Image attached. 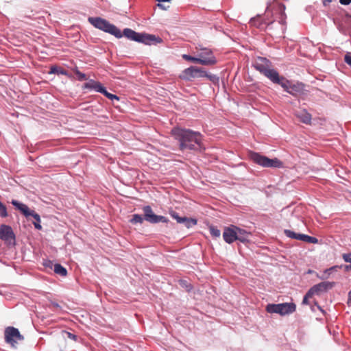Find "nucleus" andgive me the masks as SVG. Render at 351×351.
Instances as JSON below:
<instances>
[{
  "mask_svg": "<svg viewBox=\"0 0 351 351\" xmlns=\"http://www.w3.org/2000/svg\"><path fill=\"white\" fill-rule=\"evenodd\" d=\"M178 143L179 150L197 151L201 147L203 136L197 131L180 126L173 127L170 132Z\"/></svg>",
  "mask_w": 351,
  "mask_h": 351,
  "instance_id": "f257e3e1",
  "label": "nucleus"
},
{
  "mask_svg": "<svg viewBox=\"0 0 351 351\" xmlns=\"http://www.w3.org/2000/svg\"><path fill=\"white\" fill-rule=\"evenodd\" d=\"M254 67L274 84L279 82V73L272 68L271 62L266 58L258 57L254 63Z\"/></svg>",
  "mask_w": 351,
  "mask_h": 351,
  "instance_id": "f03ea898",
  "label": "nucleus"
},
{
  "mask_svg": "<svg viewBox=\"0 0 351 351\" xmlns=\"http://www.w3.org/2000/svg\"><path fill=\"white\" fill-rule=\"evenodd\" d=\"M123 34L125 38L131 40L143 43L146 45H151L154 43H160L162 41L161 38L159 37L147 34L137 33L130 28L124 29Z\"/></svg>",
  "mask_w": 351,
  "mask_h": 351,
  "instance_id": "7ed1b4c3",
  "label": "nucleus"
},
{
  "mask_svg": "<svg viewBox=\"0 0 351 351\" xmlns=\"http://www.w3.org/2000/svg\"><path fill=\"white\" fill-rule=\"evenodd\" d=\"M207 77L210 81H214L216 78L215 75H209L203 68L191 66L184 69L181 75L180 78L185 80H191L194 78Z\"/></svg>",
  "mask_w": 351,
  "mask_h": 351,
  "instance_id": "20e7f679",
  "label": "nucleus"
},
{
  "mask_svg": "<svg viewBox=\"0 0 351 351\" xmlns=\"http://www.w3.org/2000/svg\"><path fill=\"white\" fill-rule=\"evenodd\" d=\"M296 305L293 302H284L279 304H268L266 311L269 313H277L281 316L289 315L295 312Z\"/></svg>",
  "mask_w": 351,
  "mask_h": 351,
  "instance_id": "39448f33",
  "label": "nucleus"
},
{
  "mask_svg": "<svg viewBox=\"0 0 351 351\" xmlns=\"http://www.w3.org/2000/svg\"><path fill=\"white\" fill-rule=\"evenodd\" d=\"M11 203L26 217H32L35 219V221L33 222L35 228L37 230H41L42 226L40 225V217L38 213H35V211L33 210H30L27 205L19 202L17 200L12 199Z\"/></svg>",
  "mask_w": 351,
  "mask_h": 351,
  "instance_id": "423d86ee",
  "label": "nucleus"
},
{
  "mask_svg": "<svg viewBox=\"0 0 351 351\" xmlns=\"http://www.w3.org/2000/svg\"><path fill=\"white\" fill-rule=\"evenodd\" d=\"M0 239L4 241L8 247H14L16 245V236L12 228L5 224L0 226Z\"/></svg>",
  "mask_w": 351,
  "mask_h": 351,
  "instance_id": "0eeeda50",
  "label": "nucleus"
},
{
  "mask_svg": "<svg viewBox=\"0 0 351 351\" xmlns=\"http://www.w3.org/2000/svg\"><path fill=\"white\" fill-rule=\"evenodd\" d=\"M143 211L144 213L145 221L150 223L156 224L160 222L167 223L169 222L167 217L155 214L149 205L143 206Z\"/></svg>",
  "mask_w": 351,
  "mask_h": 351,
  "instance_id": "6e6552de",
  "label": "nucleus"
},
{
  "mask_svg": "<svg viewBox=\"0 0 351 351\" xmlns=\"http://www.w3.org/2000/svg\"><path fill=\"white\" fill-rule=\"evenodd\" d=\"M275 84L280 85L283 89L292 95L300 93L304 90V84L301 83L292 84L283 76L279 77V82Z\"/></svg>",
  "mask_w": 351,
  "mask_h": 351,
  "instance_id": "1a4fd4ad",
  "label": "nucleus"
},
{
  "mask_svg": "<svg viewBox=\"0 0 351 351\" xmlns=\"http://www.w3.org/2000/svg\"><path fill=\"white\" fill-rule=\"evenodd\" d=\"M4 335L5 342L11 344L12 346H14V344L17 343L16 340L22 341L24 339L19 329L13 326L7 327L5 330Z\"/></svg>",
  "mask_w": 351,
  "mask_h": 351,
  "instance_id": "9d476101",
  "label": "nucleus"
},
{
  "mask_svg": "<svg viewBox=\"0 0 351 351\" xmlns=\"http://www.w3.org/2000/svg\"><path fill=\"white\" fill-rule=\"evenodd\" d=\"M336 285L335 282L323 281L311 287L309 290L312 294L321 295L323 293H326L332 289Z\"/></svg>",
  "mask_w": 351,
  "mask_h": 351,
  "instance_id": "9b49d317",
  "label": "nucleus"
},
{
  "mask_svg": "<svg viewBox=\"0 0 351 351\" xmlns=\"http://www.w3.org/2000/svg\"><path fill=\"white\" fill-rule=\"evenodd\" d=\"M237 226L235 225H230L229 226L224 227L223 239L226 243L232 244L234 241H237Z\"/></svg>",
  "mask_w": 351,
  "mask_h": 351,
  "instance_id": "f8f14e48",
  "label": "nucleus"
},
{
  "mask_svg": "<svg viewBox=\"0 0 351 351\" xmlns=\"http://www.w3.org/2000/svg\"><path fill=\"white\" fill-rule=\"evenodd\" d=\"M83 88L93 90L96 92L104 94L107 98L110 99V93H108L99 82L90 80L83 85Z\"/></svg>",
  "mask_w": 351,
  "mask_h": 351,
  "instance_id": "ddd939ff",
  "label": "nucleus"
},
{
  "mask_svg": "<svg viewBox=\"0 0 351 351\" xmlns=\"http://www.w3.org/2000/svg\"><path fill=\"white\" fill-rule=\"evenodd\" d=\"M249 158L254 163L265 168L269 157L262 154L261 153L250 151L248 154Z\"/></svg>",
  "mask_w": 351,
  "mask_h": 351,
  "instance_id": "4468645a",
  "label": "nucleus"
},
{
  "mask_svg": "<svg viewBox=\"0 0 351 351\" xmlns=\"http://www.w3.org/2000/svg\"><path fill=\"white\" fill-rule=\"evenodd\" d=\"M88 21L95 27L104 30L106 32H110V23L99 17H89Z\"/></svg>",
  "mask_w": 351,
  "mask_h": 351,
  "instance_id": "2eb2a0df",
  "label": "nucleus"
},
{
  "mask_svg": "<svg viewBox=\"0 0 351 351\" xmlns=\"http://www.w3.org/2000/svg\"><path fill=\"white\" fill-rule=\"evenodd\" d=\"M237 241L246 245L250 242L252 233L237 226Z\"/></svg>",
  "mask_w": 351,
  "mask_h": 351,
  "instance_id": "dca6fc26",
  "label": "nucleus"
},
{
  "mask_svg": "<svg viewBox=\"0 0 351 351\" xmlns=\"http://www.w3.org/2000/svg\"><path fill=\"white\" fill-rule=\"evenodd\" d=\"M198 59H204L206 60H210L212 62L207 64H202L203 65H213L217 62L215 57L213 56V52L209 49H204L199 53Z\"/></svg>",
  "mask_w": 351,
  "mask_h": 351,
  "instance_id": "f3484780",
  "label": "nucleus"
},
{
  "mask_svg": "<svg viewBox=\"0 0 351 351\" xmlns=\"http://www.w3.org/2000/svg\"><path fill=\"white\" fill-rule=\"evenodd\" d=\"M295 115L302 123L311 125L312 115L308 111H295Z\"/></svg>",
  "mask_w": 351,
  "mask_h": 351,
  "instance_id": "a211bd4d",
  "label": "nucleus"
},
{
  "mask_svg": "<svg viewBox=\"0 0 351 351\" xmlns=\"http://www.w3.org/2000/svg\"><path fill=\"white\" fill-rule=\"evenodd\" d=\"M285 167L284 162L278 158H269L265 168L282 169Z\"/></svg>",
  "mask_w": 351,
  "mask_h": 351,
  "instance_id": "6ab92c4d",
  "label": "nucleus"
},
{
  "mask_svg": "<svg viewBox=\"0 0 351 351\" xmlns=\"http://www.w3.org/2000/svg\"><path fill=\"white\" fill-rule=\"evenodd\" d=\"M178 223L183 224L187 228H191L197 223V220L195 218L184 216L182 217L181 221Z\"/></svg>",
  "mask_w": 351,
  "mask_h": 351,
  "instance_id": "aec40b11",
  "label": "nucleus"
},
{
  "mask_svg": "<svg viewBox=\"0 0 351 351\" xmlns=\"http://www.w3.org/2000/svg\"><path fill=\"white\" fill-rule=\"evenodd\" d=\"M343 265H334L324 271V274L319 277L320 279L324 280L328 278V276L333 271H337L338 269L342 268Z\"/></svg>",
  "mask_w": 351,
  "mask_h": 351,
  "instance_id": "412c9836",
  "label": "nucleus"
},
{
  "mask_svg": "<svg viewBox=\"0 0 351 351\" xmlns=\"http://www.w3.org/2000/svg\"><path fill=\"white\" fill-rule=\"evenodd\" d=\"M284 234H285L286 237H287L290 239H295V240H298V241H301V237L302 236V233L295 232L291 230H288V229H285L284 230Z\"/></svg>",
  "mask_w": 351,
  "mask_h": 351,
  "instance_id": "4be33fe9",
  "label": "nucleus"
},
{
  "mask_svg": "<svg viewBox=\"0 0 351 351\" xmlns=\"http://www.w3.org/2000/svg\"><path fill=\"white\" fill-rule=\"evenodd\" d=\"M182 58L186 60L191 61V62L199 63V64H207V63L212 62V61H210V60H206L204 59V60L198 59V58L192 57V56H191L189 55H186V54H184L182 56Z\"/></svg>",
  "mask_w": 351,
  "mask_h": 351,
  "instance_id": "5701e85b",
  "label": "nucleus"
},
{
  "mask_svg": "<svg viewBox=\"0 0 351 351\" xmlns=\"http://www.w3.org/2000/svg\"><path fill=\"white\" fill-rule=\"evenodd\" d=\"M53 271L60 276H66L67 274L66 269L59 263H55Z\"/></svg>",
  "mask_w": 351,
  "mask_h": 351,
  "instance_id": "b1692460",
  "label": "nucleus"
},
{
  "mask_svg": "<svg viewBox=\"0 0 351 351\" xmlns=\"http://www.w3.org/2000/svg\"><path fill=\"white\" fill-rule=\"evenodd\" d=\"M301 241L307 243L313 244L318 243L319 242V240L316 237H311L305 234H302V236L301 237Z\"/></svg>",
  "mask_w": 351,
  "mask_h": 351,
  "instance_id": "393cba45",
  "label": "nucleus"
},
{
  "mask_svg": "<svg viewBox=\"0 0 351 351\" xmlns=\"http://www.w3.org/2000/svg\"><path fill=\"white\" fill-rule=\"evenodd\" d=\"M144 220V214L143 215L140 214H134L132 215V218L130 219L129 221L132 224H136L142 223Z\"/></svg>",
  "mask_w": 351,
  "mask_h": 351,
  "instance_id": "a878e982",
  "label": "nucleus"
},
{
  "mask_svg": "<svg viewBox=\"0 0 351 351\" xmlns=\"http://www.w3.org/2000/svg\"><path fill=\"white\" fill-rule=\"evenodd\" d=\"M285 6L283 4H278L276 9V11L279 12L280 15V23L284 24L285 23Z\"/></svg>",
  "mask_w": 351,
  "mask_h": 351,
  "instance_id": "bb28decb",
  "label": "nucleus"
},
{
  "mask_svg": "<svg viewBox=\"0 0 351 351\" xmlns=\"http://www.w3.org/2000/svg\"><path fill=\"white\" fill-rule=\"evenodd\" d=\"M178 283L180 286L185 289L187 292H191L193 288V285L191 283H189L187 280L184 279L179 280Z\"/></svg>",
  "mask_w": 351,
  "mask_h": 351,
  "instance_id": "cd10ccee",
  "label": "nucleus"
},
{
  "mask_svg": "<svg viewBox=\"0 0 351 351\" xmlns=\"http://www.w3.org/2000/svg\"><path fill=\"white\" fill-rule=\"evenodd\" d=\"M49 73H54V74H62V75H67L66 71H65L64 69L53 66L50 69Z\"/></svg>",
  "mask_w": 351,
  "mask_h": 351,
  "instance_id": "c85d7f7f",
  "label": "nucleus"
},
{
  "mask_svg": "<svg viewBox=\"0 0 351 351\" xmlns=\"http://www.w3.org/2000/svg\"><path fill=\"white\" fill-rule=\"evenodd\" d=\"M209 231L213 237L218 238L221 235L220 230L218 229V228L215 226H213V225L210 226Z\"/></svg>",
  "mask_w": 351,
  "mask_h": 351,
  "instance_id": "c756f323",
  "label": "nucleus"
},
{
  "mask_svg": "<svg viewBox=\"0 0 351 351\" xmlns=\"http://www.w3.org/2000/svg\"><path fill=\"white\" fill-rule=\"evenodd\" d=\"M273 15V11L271 10L270 9L267 8L266 12H265V17L263 19L264 20V23L267 25H269V24H271L274 22V19H272V20H269V17L272 16Z\"/></svg>",
  "mask_w": 351,
  "mask_h": 351,
  "instance_id": "7c9ffc66",
  "label": "nucleus"
},
{
  "mask_svg": "<svg viewBox=\"0 0 351 351\" xmlns=\"http://www.w3.org/2000/svg\"><path fill=\"white\" fill-rule=\"evenodd\" d=\"M111 35H114L118 38H121L123 34L121 33V30L118 29L116 26L111 24Z\"/></svg>",
  "mask_w": 351,
  "mask_h": 351,
  "instance_id": "2f4dec72",
  "label": "nucleus"
},
{
  "mask_svg": "<svg viewBox=\"0 0 351 351\" xmlns=\"http://www.w3.org/2000/svg\"><path fill=\"white\" fill-rule=\"evenodd\" d=\"M121 99H125L124 97L120 98V97L116 96L115 95L111 94V103L114 108H121V106L120 105L115 104V101L118 102L120 101Z\"/></svg>",
  "mask_w": 351,
  "mask_h": 351,
  "instance_id": "473e14b6",
  "label": "nucleus"
},
{
  "mask_svg": "<svg viewBox=\"0 0 351 351\" xmlns=\"http://www.w3.org/2000/svg\"><path fill=\"white\" fill-rule=\"evenodd\" d=\"M313 296V295L312 294L311 291L308 289L307 291V292L306 293V294L304 295V296L303 297V300H302V304H304V305L308 304H309L308 299L312 298Z\"/></svg>",
  "mask_w": 351,
  "mask_h": 351,
  "instance_id": "72a5a7b5",
  "label": "nucleus"
},
{
  "mask_svg": "<svg viewBox=\"0 0 351 351\" xmlns=\"http://www.w3.org/2000/svg\"><path fill=\"white\" fill-rule=\"evenodd\" d=\"M0 216L1 217H6L8 212L6 206L0 201Z\"/></svg>",
  "mask_w": 351,
  "mask_h": 351,
  "instance_id": "f704fd0d",
  "label": "nucleus"
},
{
  "mask_svg": "<svg viewBox=\"0 0 351 351\" xmlns=\"http://www.w3.org/2000/svg\"><path fill=\"white\" fill-rule=\"evenodd\" d=\"M169 215L171 217L176 220L177 223H179L181 221L182 217L179 215V214L173 210H169Z\"/></svg>",
  "mask_w": 351,
  "mask_h": 351,
  "instance_id": "c9c22d12",
  "label": "nucleus"
},
{
  "mask_svg": "<svg viewBox=\"0 0 351 351\" xmlns=\"http://www.w3.org/2000/svg\"><path fill=\"white\" fill-rule=\"evenodd\" d=\"M75 73L79 80L83 81V80H87L86 75L84 73H82V72H80L79 70L75 69Z\"/></svg>",
  "mask_w": 351,
  "mask_h": 351,
  "instance_id": "e433bc0d",
  "label": "nucleus"
},
{
  "mask_svg": "<svg viewBox=\"0 0 351 351\" xmlns=\"http://www.w3.org/2000/svg\"><path fill=\"white\" fill-rule=\"evenodd\" d=\"M54 265L55 264L51 261L49 260H46L43 263V265L45 266V267L49 268L51 269L54 268Z\"/></svg>",
  "mask_w": 351,
  "mask_h": 351,
  "instance_id": "4c0bfd02",
  "label": "nucleus"
},
{
  "mask_svg": "<svg viewBox=\"0 0 351 351\" xmlns=\"http://www.w3.org/2000/svg\"><path fill=\"white\" fill-rule=\"evenodd\" d=\"M342 257L345 262L349 263L351 265V254H343Z\"/></svg>",
  "mask_w": 351,
  "mask_h": 351,
  "instance_id": "58836bf2",
  "label": "nucleus"
},
{
  "mask_svg": "<svg viewBox=\"0 0 351 351\" xmlns=\"http://www.w3.org/2000/svg\"><path fill=\"white\" fill-rule=\"evenodd\" d=\"M344 61L351 66V53H347L344 57Z\"/></svg>",
  "mask_w": 351,
  "mask_h": 351,
  "instance_id": "ea45409f",
  "label": "nucleus"
},
{
  "mask_svg": "<svg viewBox=\"0 0 351 351\" xmlns=\"http://www.w3.org/2000/svg\"><path fill=\"white\" fill-rule=\"evenodd\" d=\"M66 334L67 337L69 339H71L74 340V341H76L77 339V336L76 335L73 334V333H71L70 332H66Z\"/></svg>",
  "mask_w": 351,
  "mask_h": 351,
  "instance_id": "a19ab883",
  "label": "nucleus"
},
{
  "mask_svg": "<svg viewBox=\"0 0 351 351\" xmlns=\"http://www.w3.org/2000/svg\"><path fill=\"white\" fill-rule=\"evenodd\" d=\"M339 2L342 4V5H349L350 3H351V0H339Z\"/></svg>",
  "mask_w": 351,
  "mask_h": 351,
  "instance_id": "79ce46f5",
  "label": "nucleus"
},
{
  "mask_svg": "<svg viewBox=\"0 0 351 351\" xmlns=\"http://www.w3.org/2000/svg\"><path fill=\"white\" fill-rule=\"evenodd\" d=\"M342 268L344 269L346 271H351V265H342Z\"/></svg>",
  "mask_w": 351,
  "mask_h": 351,
  "instance_id": "37998d69",
  "label": "nucleus"
},
{
  "mask_svg": "<svg viewBox=\"0 0 351 351\" xmlns=\"http://www.w3.org/2000/svg\"><path fill=\"white\" fill-rule=\"evenodd\" d=\"M348 304L351 306V290L348 292Z\"/></svg>",
  "mask_w": 351,
  "mask_h": 351,
  "instance_id": "c03bdc74",
  "label": "nucleus"
},
{
  "mask_svg": "<svg viewBox=\"0 0 351 351\" xmlns=\"http://www.w3.org/2000/svg\"><path fill=\"white\" fill-rule=\"evenodd\" d=\"M317 308L324 315L326 314V311L319 306L317 305Z\"/></svg>",
  "mask_w": 351,
  "mask_h": 351,
  "instance_id": "a18cd8bd",
  "label": "nucleus"
},
{
  "mask_svg": "<svg viewBox=\"0 0 351 351\" xmlns=\"http://www.w3.org/2000/svg\"><path fill=\"white\" fill-rule=\"evenodd\" d=\"M158 6L159 8H162V9H163V10H167V8H166V7H165V6H164L162 4H161V3H158Z\"/></svg>",
  "mask_w": 351,
  "mask_h": 351,
  "instance_id": "49530a36",
  "label": "nucleus"
},
{
  "mask_svg": "<svg viewBox=\"0 0 351 351\" xmlns=\"http://www.w3.org/2000/svg\"><path fill=\"white\" fill-rule=\"evenodd\" d=\"M313 304L315 306L317 307V305H319L318 302L316 300H314Z\"/></svg>",
  "mask_w": 351,
  "mask_h": 351,
  "instance_id": "de8ad7c7",
  "label": "nucleus"
},
{
  "mask_svg": "<svg viewBox=\"0 0 351 351\" xmlns=\"http://www.w3.org/2000/svg\"><path fill=\"white\" fill-rule=\"evenodd\" d=\"M312 272H313V271L309 269L308 271V274H311Z\"/></svg>",
  "mask_w": 351,
  "mask_h": 351,
  "instance_id": "09e8293b",
  "label": "nucleus"
},
{
  "mask_svg": "<svg viewBox=\"0 0 351 351\" xmlns=\"http://www.w3.org/2000/svg\"><path fill=\"white\" fill-rule=\"evenodd\" d=\"M110 136H111V137H114V136H113V134H112V133H111Z\"/></svg>",
  "mask_w": 351,
  "mask_h": 351,
  "instance_id": "8fccbe9b",
  "label": "nucleus"
}]
</instances>
